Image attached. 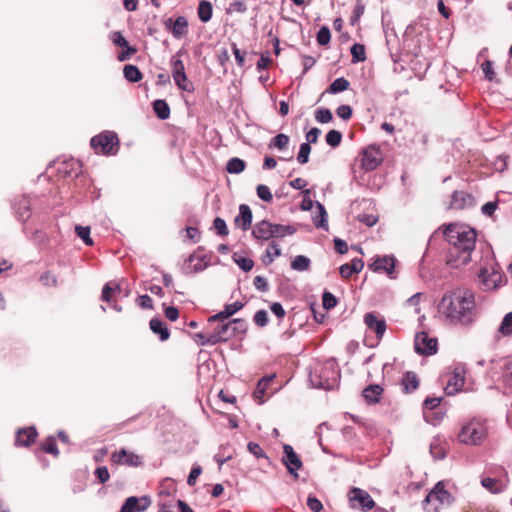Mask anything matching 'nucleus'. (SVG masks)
<instances>
[{"label":"nucleus","instance_id":"58836bf2","mask_svg":"<svg viewBox=\"0 0 512 512\" xmlns=\"http://www.w3.org/2000/svg\"><path fill=\"white\" fill-rule=\"evenodd\" d=\"M311 261L307 256L298 255L291 262V268L295 271H307Z\"/></svg>","mask_w":512,"mask_h":512},{"label":"nucleus","instance_id":"c85d7f7f","mask_svg":"<svg viewBox=\"0 0 512 512\" xmlns=\"http://www.w3.org/2000/svg\"><path fill=\"white\" fill-rule=\"evenodd\" d=\"M188 20L184 16H178L174 20V24L171 33L174 38L180 39L188 32Z\"/></svg>","mask_w":512,"mask_h":512},{"label":"nucleus","instance_id":"864d4df0","mask_svg":"<svg viewBox=\"0 0 512 512\" xmlns=\"http://www.w3.org/2000/svg\"><path fill=\"white\" fill-rule=\"evenodd\" d=\"M310 152H311V145L306 142L302 143L300 145V149H299V152L297 155V161L302 165L306 164L309 161Z\"/></svg>","mask_w":512,"mask_h":512},{"label":"nucleus","instance_id":"b1692460","mask_svg":"<svg viewBox=\"0 0 512 512\" xmlns=\"http://www.w3.org/2000/svg\"><path fill=\"white\" fill-rule=\"evenodd\" d=\"M37 437V431L34 427L21 428L16 433V445L29 446Z\"/></svg>","mask_w":512,"mask_h":512},{"label":"nucleus","instance_id":"2f4dec72","mask_svg":"<svg viewBox=\"0 0 512 512\" xmlns=\"http://www.w3.org/2000/svg\"><path fill=\"white\" fill-rule=\"evenodd\" d=\"M153 110L160 120H166L170 117V107L163 99H157L153 102Z\"/></svg>","mask_w":512,"mask_h":512},{"label":"nucleus","instance_id":"f704fd0d","mask_svg":"<svg viewBox=\"0 0 512 512\" xmlns=\"http://www.w3.org/2000/svg\"><path fill=\"white\" fill-rule=\"evenodd\" d=\"M246 168V162L238 157H233L226 164V171L230 174H239Z\"/></svg>","mask_w":512,"mask_h":512},{"label":"nucleus","instance_id":"5701e85b","mask_svg":"<svg viewBox=\"0 0 512 512\" xmlns=\"http://www.w3.org/2000/svg\"><path fill=\"white\" fill-rule=\"evenodd\" d=\"M463 385H464V376L458 369H455L453 371L452 376L449 378V380L446 384V387L444 389L445 393L448 396L455 395L458 391L461 390Z\"/></svg>","mask_w":512,"mask_h":512},{"label":"nucleus","instance_id":"f257e3e1","mask_svg":"<svg viewBox=\"0 0 512 512\" xmlns=\"http://www.w3.org/2000/svg\"><path fill=\"white\" fill-rule=\"evenodd\" d=\"M447 241L446 263L451 268H460L472 261L477 232L474 228L460 223H450L444 230Z\"/></svg>","mask_w":512,"mask_h":512},{"label":"nucleus","instance_id":"7ed1b4c3","mask_svg":"<svg viewBox=\"0 0 512 512\" xmlns=\"http://www.w3.org/2000/svg\"><path fill=\"white\" fill-rule=\"evenodd\" d=\"M309 381L315 388L332 390L339 385L340 369L334 358L316 362L309 373Z\"/></svg>","mask_w":512,"mask_h":512},{"label":"nucleus","instance_id":"774afa93","mask_svg":"<svg viewBox=\"0 0 512 512\" xmlns=\"http://www.w3.org/2000/svg\"><path fill=\"white\" fill-rule=\"evenodd\" d=\"M336 114L338 117H340L341 119L347 121L351 118L352 116V108L349 106V105H340L337 109H336Z\"/></svg>","mask_w":512,"mask_h":512},{"label":"nucleus","instance_id":"ea45409f","mask_svg":"<svg viewBox=\"0 0 512 512\" xmlns=\"http://www.w3.org/2000/svg\"><path fill=\"white\" fill-rule=\"evenodd\" d=\"M280 255H281V249H280L279 245L275 241H272L270 243L268 249L266 250L265 256L263 257V262L266 265H269L274 261L275 257H278Z\"/></svg>","mask_w":512,"mask_h":512},{"label":"nucleus","instance_id":"39448f33","mask_svg":"<svg viewBox=\"0 0 512 512\" xmlns=\"http://www.w3.org/2000/svg\"><path fill=\"white\" fill-rule=\"evenodd\" d=\"M485 436V428L481 421L472 418L464 424L459 432L458 438L461 443L467 445H478Z\"/></svg>","mask_w":512,"mask_h":512},{"label":"nucleus","instance_id":"052dcab7","mask_svg":"<svg viewBox=\"0 0 512 512\" xmlns=\"http://www.w3.org/2000/svg\"><path fill=\"white\" fill-rule=\"evenodd\" d=\"M195 341L200 346H214L216 343H210L208 340L212 338V332L211 333H203L199 332L194 335Z\"/></svg>","mask_w":512,"mask_h":512},{"label":"nucleus","instance_id":"37998d69","mask_svg":"<svg viewBox=\"0 0 512 512\" xmlns=\"http://www.w3.org/2000/svg\"><path fill=\"white\" fill-rule=\"evenodd\" d=\"M498 331L503 335V336H511L512 335V311L507 313L499 328H498Z\"/></svg>","mask_w":512,"mask_h":512},{"label":"nucleus","instance_id":"c9c22d12","mask_svg":"<svg viewBox=\"0 0 512 512\" xmlns=\"http://www.w3.org/2000/svg\"><path fill=\"white\" fill-rule=\"evenodd\" d=\"M350 86V83L344 77H339L335 79L330 86L327 88L326 92L329 94H337L343 91H346Z\"/></svg>","mask_w":512,"mask_h":512},{"label":"nucleus","instance_id":"09e8293b","mask_svg":"<svg viewBox=\"0 0 512 512\" xmlns=\"http://www.w3.org/2000/svg\"><path fill=\"white\" fill-rule=\"evenodd\" d=\"M503 383L512 392V361L503 364Z\"/></svg>","mask_w":512,"mask_h":512},{"label":"nucleus","instance_id":"4be33fe9","mask_svg":"<svg viewBox=\"0 0 512 512\" xmlns=\"http://www.w3.org/2000/svg\"><path fill=\"white\" fill-rule=\"evenodd\" d=\"M253 215L250 207L246 204L239 206V213L235 218V224L243 231H247L251 227Z\"/></svg>","mask_w":512,"mask_h":512},{"label":"nucleus","instance_id":"f3484780","mask_svg":"<svg viewBox=\"0 0 512 512\" xmlns=\"http://www.w3.org/2000/svg\"><path fill=\"white\" fill-rule=\"evenodd\" d=\"M475 198L465 191L455 190L451 196L450 207L457 210L473 207Z\"/></svg>","mask_w":512,"mask_h":512},{"label":"nucleus","instance_id":"2eb2a0df","mask_svg":"<svg viewBox=\"0 0 512 512\" xmlns=\"http://www.w3.org/2000/svg\"><path fill=\"white\" fill-rule=\"evenodd\" d=\"M151 505V500L148 496L140 498L136 496L128 497L123 503L119 512H143Z\"/></svg>","mask_w":512,"mask_h":512},{"label":"nucleus","instance_id":"e2e57ef3","mask_svg":"<svg viewBox=\"0 0 512 512\" xmlns=\"http://www.w3.org/2000/svg\"><path fill=\"white\" fill-rule=\"evenodd\" d=\"M481 69L485 75V78L489 81L494 79L495 73L493 70V62L490 60H486L482 63Z\"/></svg>","mask_w":512,"mask_h":512},{"label":"nucleus","instance_id":"a211bd4d","mask_svg":"<svg viewBox=\"0 0 512 512\" xmlns=\"http://www.w3.org/2000/svg\"><path fill=\"white\" fill-rule=\"evenodd\" d=\"M111 460L116 464L127 465L130 467H137L141 465L140 456L135 453L129 452L126 449H121L111 455Z\"/></svg>","mask_w":512,"mask_h":512},{"label":"nucleus","instance_id":"13d9d810","mask_svg":"<svg viewBox=\"0 0 512 512\" xmlns=\"http://www.w3.org/2000/svg\"><path fill=\"white\" fill-rule=\"evenodd\" d=\"M256 192L257 196L265 202H270L273 198L272 193L267 185L259 184L256 187Z\"/></svg>","mask_w":512,"mask_h":512},{"label":"nucleus","instance_id":"aec40b11","mask_svg":"<svg viewBox=\"0 0 512 512\" xmlns=\"http://www.w3.org/2000/svg\"><path fill=\"white\" fill-rule=\"evenodd\" d=\"M232 323L229 321L227 323H220L218 324L212 332V338L208 340L210 343H222L227 342L231 338H233V332H232Z\"/></svg>","mask_w":512,"mask_h":512},{"label":"nucleus","instance_id":"603ef678","mask_svg":"<svg viewBox=\"0 0 512 512\" xmlns=\"http://www.w3.org/2000/svg\"><path fill=\"white\" fill-rule=\"evenodd\" d=\"M315 119L319 123H329L333 119L332 112L328 108L321 107L315 112Z\"/></svg>","mask_w":512,"mask_h":512},{"label":"nucleus","instance_id":"dca6fc26","mask_svg":"<svg viewBox=\"0 0 512 512\" xmlns=\"http://www.w3.org/2000/svg\"><path fill=\"white\" fill-rule=\"evenodd\" d=\"M433 500H437L442 505L450 504L453 500L451 494L445 489V485L441 481L427 494L423 503L428 504Z\"/></svg>","mask_w":512,"mask_h":512},{"label":"nucleus","instance_id":"4468645a","mask_svg":"<svg viewBox=\"0 0 512 512\" xmlns=\"http://www.w3.org/2000/svg\"><path fill=\"white\" fill-rule=\"evenodd\" d=\"M481 289L490 291L499 287L502 276L498 271L490 272L487 268H482L479 273Z\"/></svg>","mask_w":512,"mask_h":512},{"label":"nucleus","instance_id":"f8f14e48","mask_svg":"<svg viewBox=\"0 0 512 512\" xmlns=\"http://www.w3.org/2000/svg\"><path fill=\"white\" fill-rule=\"evenodd\" d=\"M364 323L370 331L376 334L378 340L382 339L387 328L386 321L383 317L375 312H369L364 316Z\"/></svg>","mask_w":512,"mask_h":512},{"label":"nucleus","instance_id":"6e6552de","mask_svg":"<svg viewBox=\"0 0 512 512\" xmlns=\"http://www.w3.org/2000/svg\"><path fill=\"white\" fill-rule=\"evenodd\" d=\"M382 161V152L376 145H369L361 152V168L365 171L376 169Z\"/></svg>","mask_w":512,"mask_h":512},{"label":"nucleus","instance_id":"c756f323","mask_svg":"<svg viewBox=\"0 0 512 512\" xmlns=\"http://www.w3.org/2000/svg\"><path fill=\"white\" fill-rule=\"evenodd\" d=\"M402 386L406 393H411L416 390L419 386L417 375L412 371L406 372L402 379Z\"/></svg>","mask_w":512,"mask_h":512},{"label":"nucleus","instance_id":"0eeeda50","mask_svg":"<svg viewBox=\"0 0 512 512\" xmlns=\"http://www.w3.org/2000/svg\"><path fill=\"white\" fill-rule=\"evenodd\" d=\"M36 197H31L30 195H19L16 196L12 201V209L15 213L16 218L20 222H26L30 219L32 215V206L36 202Z\"/></svg>","mask_w":512,"mask_h":512},{"label":"nucleus","instance_id":"a19ab883","mask_svg":"<svg viewBox=\"0 0 512 512\" xmlns=\"http://www.w3.org/2000/svg\"><path fill=\"white\" fill-rule=\"evenodd\" d=\"M352 63H359L366 60L365 47L362 44L355 43L350 48Z\"/></svg>","mask_w":512,"mask_h":512},{"label":"nucleus","instance_id":"e433bc0d","mask_svg":"<svg viewBox=\"0 0 512 512\" xmlns=\"http://www.w3.org/2000/svg\"><path fill=\"white\" fill-rule=\"evenodd\" d=\"M317 208L319 209V216L314 218V225L316 228L328 230V216L325 207L317 202Z\"/></svg>","mask_w":512,"mask_h":512},{"label":"nucleus","instance_id":"c03bdc74","mask_svg":"<svg viewBox=\"0 0 512 512\" xmlns=\"http://www.w3.org/2000/svg\"><path fill=\"white\" fill-rule=\"evenodd\" d=\"M76 235L88 246L93 245V239L90 237V227L77 225L75 227Z\"/></svg>","mask_w":512,"mask_h":512},{"label":"nucleus","instance_id":"bf43d9fd","mask_svg":"<svg viewBox=\"0 0 512 512\" xmlns=\"http://www.w3.org/2000/svg\"><path fill=\"white\" fill-rule=\"evenodd\" d=\"M254 323L259 327H264L268 324V313L265 310H258L253 316Z\"/></svg>","mask_w":512,"mask_h":512},{"label":"nucleus","instance_id":"338daca9","mask_svg":"<svg viewBox=\"0 0 512 512\" xmlns=\"http://www.w3.org/2000/svg\"><path fill=\"white\" fill-rule=\"evenodd\" d=\"M94 474L102 484L106 483L110 478V474L106 466L97 467Z\"/></svg>","mask_w":512,"mask_h":512},{"label":"nucleus","instance_id":"1a4fd4ad","mask_svg":"<svg viewBox=\"0 0 512 512\" xmlns=\"http://www.w3.org/2000/svg\"><path fill=\"white\" fill-rule=\"evenodd\" d=\"M437 339L431 338L426 332L417 333L415 336V351L419 355H433L437 352Z\"/></svg>","mask_w":512,"mask_h":512},{"label":"nucleus","instance_id":"5fc2aeb1","mask_svg":"<svg viewBox=\"0 0 512 512\" xmlns=\"http://www.w3.org/2000/svg\"><path fill=\"white\" fill-rule=\"evenodd\" d=\"M58 171L68 177H77L81 172V166L78 162H72L70 170L67 169V164H65L64 167H60Z\"/></svg>","mask_w":512,"mask_h":512},{"label":"nucleus","instance_id":"72a5a7b5","mask_svg":"<svg viewBox=\"0 0 512 512\" xmlns=\"http://www.w3.org/2000/svg\"><path fill=\"white\" fill-rule=\"evenodd\" d=\"M297 229L293 225H282L272 223L273 238H283L296 233Z\"/></svg>","mask_w":512,"mask_h":512},{"label":"nucleus","instance_id":"4d7b16f0","mask_svg":"<svg viewBox=\"0 0 512 512\" xmlns=\"http://www.w3.org/2000/svg\"><path fill=\"white\" fill-rule=\"evenodd\" d=\"M322 304L326 310H330L337 305V298L328 291H325L322 295Z\"/></svg>","mask_w":512,"mask_h":512},{"label":"nucleus","instance_id":"4c0bfd02","mask_svg":"<svg viewBox=\"0 0 512 512\" xmlns=\"http://www.w3.org/2000/svg\"><path fill=\"white\" fill-rule=\"evenodd\" d=\"M41 449L45 453L52 454L54 457L59 455V450L56 444V438L49 436L41 442Z\"/></svg>","mask_w":512,"mask_h":512},{"label":"nucleus","instance_id":"f03ea898","mask_svg":"<svg viewBox=\"0 0 512 512\" xmlns=\"http://www.w3.org/2000/svg\"><path fill=\"white\" fill-rule=\"evenodd\" d=\"M475 306L472 292L456 289L442 297L438 311L451 324L470 325L474 322Z\"/></svg>","mask_w":512,"mask_h":512},{"label":"nucleus","instance_id":"a878e982","mask_svg":"<svg viewBox=\"0 0 512 512\" xmlns=\"http://www.w3.org/2000/svg\"><path fill=\"white\" fill-rule=\"evenodd\" d=\"M364 267V261L360 258H354L350 263L340 266L339 273L343 278H349L354 273H359Z\"/></svg>","mask_w":512,"mask_h":512},{"label":"nucleus","instance_id":"ddd939ff","mask_svg":"<svg viewBox=\"0 0 512 512\" xmlns=\"http://www.w3.org/2000/svg\"><path fill=\"white\" fill-rule=\"evenodd\" d=\"M396 259L393 255L377 257L368 267L374 272H385L390 278H394Z\"/></svg>","mask_w":512,"mask_h":512},{"label":"nucleus","instance_id":"20e7f679","mask_svg":"<svg viewBox=\"0 0 512 512\" xmlns=\"http://www.w3.org/2000/svg\"><path fill=\"white\" fill-rule=\"evenodd\" d=\"M90 145L98 154L116 155L119 150V138L115 132L104 131L92 137Z\"/></svg>","mask_w":512,"mask_h":512},{"label":"nucleus","instance_id":"bb28decb","mask_svg":"<svg viewBox=\"0 0 512 512\" xmlns=\"http://www.w3.org/2000/svg\"><path fill=\"white\" fill-rule=\"evenodd\" d=\"M481 485L493 494H499L506 490L507 481L485 477L481 480Z\"/></svg>","mask_w":512,"mask_h":512},{"label":"nucleus","instance_id":"cd10ccee","mask_svg":"<svg viewBox=\"0 0 512 512\" xmlns=\"http://www.w3.org/2000/svg\"><path fill=\"white\" fill-rule=\"evenodd\" d=\"M383 393V388L378 384H372L367 386L363 390V397L367 403L373 404L379 401L380 396Z\"/></svg>","mask_w":512,"mask_h":512},{"label":"nucleus","instance_id":"473e14b6","mask_svg":"<svg viewBox=\"0 0 512 512\" xmlns=\"http://www.w3.org/2000/svg\"><path fill=\"white\" fill-rule=\"evenodd\" d=\"M124 78L131 83H137L142 79V73L136 65L127 64L123 68Z\"/></svg>","mask_w":512,"mask_h":512},{"label":"nucleus","instance_id":"69168bd1","mask_svg":"<svg viewBox=\"0 0 512 512\" xmlns=\"http://www.w3.org/2000/svg\"><path fill=\"white\" fill-rule=\"evenodd\" d=\"M307 506L313 512H320L323 509L321 501L313 495L308 496Z\"/></svg>","mask_w":512,"mask_h":512},{"label":"nucleus","instance_id":"3c124183","mask_svg":"<svg viewBox=\"0 0 512 512\" xmlns=\"http://www.w3.org/2000/svg\"><path fill=\"white\" fill-rule=\"evenodd\" d=\"M317 43L321 46L329 44L331 40V32L327 26H322L316 35Z\"/></svg>","mask_w":512,"mask_h":512},{"label":"nucleus","instance_id":"49530a36","mask_svg":"<svg viewBox=\"0 0 512 512\" xmlns=\"http://www.w3.org/2000/svg\"><path fill=\"white\" fill-rule=\"evenodd\" d=\"M289 143V137L286 134L280 133L277 134L274 138H272L269 148H277L278 150H283L287 147Z\"/></svg>","mask_w":512,"mask_h":512},{"label":"nucleus","instance_id":"680f3d73","mask_svg":"<svg viewBox=\"0 0 512 512\" xmlns=\"http://www.w3.org/2000/svg\"><path fill=\"white\" fill-rule=\"evenodd\" d=\"M248 451L253 454L256 458H266V454L258 443L249 442L247 444Z\"/></svg>","mask_w":512,"mask_h":512},{"label":"nucleus","instance_id":"7c9ffc66","mask_svg":"<svg viewBox=\"0 0 512 512\" xmlns=\"http://www.w3.org/2000/svg\"><path fill=\"white\" fill-rule=\"evenodd\" d=\"M197 14L203 23L209 22L213 15L212 4L207 0H201L198 5Z\"/></svg>","mask_w":512,"mask_h":512},{"label":"nucleus","instance_id":"9d476101","mask_svg":"<svg viewBox=\"0 0 512 512\" xmlns=\"http://www.w3.org/2000/svg\"><path fill=\"white\" fill-rule=\"evenodd\" d=\"M282 462L286 466L288 472L297 478V471L302 467V461L294 451L293 447L289 444L283 445Z\"/></svg>","mask_w":512,"mask_h":512},{"label":"nucleus","instance_id":"6e6d98bb","mask_svg":"<svg viewBox=\"0 0 512 512\" xmlns=\"http://www.w3.org/2000/svg\"><path fill=\"white\" fill-rule=\"evenodd\" d=\"M213 227L216 230V233L219 236L225 237L228 235L229 231L227 228V224L225 220L221 217H216L213 221Z\"/></svg>","mask_w":512,"mask_h":512},{"label":"nucleus","instance_id":"9b49d317","mask_svg":"<svg viewBox=\"0 0 512 512\" xmlns=\"http://www.w3.org/2000/svg\"><path fill=\"white\" fill-rule=\"evenodd\" d=\"M350 502L352 507H356L355 502H357L358 506L365 512L370 511L375 506V502L369 493L356 487L350 491Z\"/></svg>","mask_w":512,"mask_h":512},{"label":"nucleus","instance_id":"412c9836","mask_svg":"<svg viewBox=\"0 0 512 512\" xmlns=\"http://www.w3.org/2000/svg\"><path fill=\"white\" fill-rule=\"evenodd\" d=\"M252 236L257 240L267 241L273 238L272 223L262 220L256 223L252 229Z\"/></svg>","mask_w":512,"mask_h":512},{"label":"nucleus","instance_id":"393cba45","mask_svg":"<svg viewBox=\"0 0 512 512\" xmlns=\"http://www.w3.org/2000/svg\"><path fill=\"white\" fill-rule=\"evenodd\" d=\"M149 326L151 331L159 336L160 341L164 342L169 339L170 332L166 323L158 317H154L150 320Z\"/></svg>","mask_w":512,"mask_h":512},{"label":"nucleus","instance_id":"0e129e2a","mask_svg":"<svg viewBox=\"0 0 512 512\" xmlns=\"http://www.w3.org/2000/svg\"><path fill=\"white\" fill-rule=\"evenodd\" d=\"M247 10V6L244 0H234L230 3L229 8L227 9V13L229 12H239L244 13Z\"/></svg>","mask_w":512,"mask_h":512},{"label":"nucleus","instance_id":"8fccbe9b","mask_svg":"<svg viewBox=\"0 0 512 512\" xmlns=\"http://www.w3.org/2000/svg\"><path fill=\"white\" fill-rule=\"evenodd\" d=\"M326 143L335 148L340 145L342 141V134L337 130H330L325 136Z\"/></svg>","mask_w":512,"mask_h":512},{"label":"nucleus","instance_id":"423d86ee","mask_svg":"<svg viewBox=\"0 0 512 512\" xmlns=\"http://www.w3.org/2000/svg\"><path fill=\"white\" fill-rule=\"evenodd\" d=\"M184 53L183 49H180L175 55L171 57V66H172V76L175 81V84L180 90L192 92L194 91V86L191 82L188 81L187 75L185 73L184 63L181 60V55Z\"/></svg>","mask_w":512,"mask_h":512},{"label":"nucleus","instance_id":"de8ad7c7","mask_svg":"<svg viewBox=\"0 0 512 512\" xmlns=\"http://www.w3.org/2000/svg\"><path fill=\"white\" fill-rule=\"evenodd\" d=\"M364 12H365V5L363 4L362 0H357L356 5L353 9V13L350 17V24L352 26L356 25L359 22L362 15L364 14Z\"/></svg>","mask_w":512,"mask_h":512},{"label":"nucleus","instance_id":"6ab92c4d","mask_svg":"<svg viewBox=\"0 0 512 512\" xmlns=\"http://www.w3.org/2000/svg\"><path fill=\"white\" fill-rule=\"evenodd\" d=\"M274 378H275V375H270V376H265L258 381L256 388L253 391V399L258 404L264 403V397L266 395L269 396L274 393L275 389L272 390L271 392L268 391L269 386L273 382Z\"/></svg>","mask_w":512,"mask_h":512},{"label":"nucleus","instance_id":"a18cd8bd","mask_svg":"<svg viewBox=\"0 0 512 512\" xmlns=\"http://www.w3.org/2000/svg\"><path fill=\"white\" fill-rule=\"evenodd\" d=\"M230 322L232 323L231 329L233 332V337L246 333L248 325L244 319L235 318V319L230 320Z\"/></svg>","mask_w":512,"mask_h":512},{"label":"nucleus","instance_id":"79ce46f5","mask_svg":"<svg viewBox=\"0 0 512 512\" xmlns=\"http://www.w3.org/2000/svg\"><path fill=\"white\" fill-rule=\"evenodd\" d=\"M232 259L244 272H249L254 267L252 259L243 257L236 252L232 255Z\"/></svg>","mask_w":512,"mask_h":512}]
</instances>
